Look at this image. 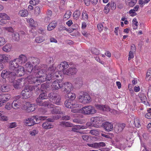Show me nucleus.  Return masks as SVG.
<instances>
[{
	"mask_svg": "<svg viewBox=\"0 0 151 151\" xmlns=\"http://www.w3.org/2000/svg\"><path fill=\"white\" fill-rule=\"evenodd\" d=\"M44 65V68L37 69L34 70L33 75H30L25 79V81H27L29 84H32L37 82L41 83L45 81H49L50 80L55 79V77H53V73L55 71V68L52 65L50 67L48 70V73L46 76L47 67Z\"/></svg>",
	"mask_w": 151,
	"mask_h": 151,
	"instance_id": "obj_1",
	"label": "nucleus"
},
{
	"mask_svg": "<svg viewBox=\"0 0 151 151\" xmlns=\"http://www.w3.org/2000/svg\"><path fill=\"white\" fill-rule=\"evenodd\" d=\"M47 97V93L43 92L41 93L39 96V97L36 99V102L37 104L40 106L47 107L48 108H53L54 105L49 101H43L41 100L46 99Z\"/></svg>",
	"mask_w": 151,
	"mask_h": 151,
	"instance_id": "obj_2",
	"label": "nucleus"
},
{
	"mask_svg": "<svg viewBox=\"0 0 151 151\" xmlns=\"http://www.w3.org/2000/svg\"><path fill=\"white\" fill-rule=\"evenodd\" d=\"M69 65L67 62L65 61L63 62L59 65H58L56 69L57 70L53 74V77H55V78L58 77L59 76H61L62 73L65 74V71H67V68H68Z\"/></svg>",
	"mask_w": 151,
	"mask_h": 151,
	"instance_id": "obj_3",
	"label": "nucleus"
},
{
	"mask_svg": "<svg viewBox=\"0 0 151 151\" xmlns=\"http://www.w3.org/2000/svg\"><path fill=\"white\" fill-rule=\"evenodd\" d=\"M1 76L3 78V81L4 83H6V80L5 79L7 78L10 82H13L14 80L16 78V73L14 72H10L7 70H3L1 73Z\"/></svg>",
	"mask_w": 151,
	"mask_h": 151,
	"instance_id": "obj_4",
	"label": "nucleus"
},
{
	"mask_svg": "<svg viewBox=\"0 0 151 151\" xmlns=\"http://www.w3.org/2000/svg\"><path fill=\"white\" fill-rule=\"evenodd\" d=\"M96 112L95 108L91 105L85 106L80 109V112L84 115L93 114Z\"/></svg>",
	"mask_w": 151,
	"mask_h": 151,
	"instance_id": "obj_5",
	"label": "nucleus"
},
{
	"mask_svg": "<svg viewBox=\"0 0 151 151\" xmlns=\"http://www.w3.org/2000/svg\"><path fill=\"white\" fill-rule=\"evenodd\" d=\"M20 98L19 96L18 95L14 98V100L13 102L12 106L14 109H17L20 108H25L24 106V102H22L19 99Z\"/></svg>",
	"mask_w": 151,
	"mask_h": 151,
	"instance_id": "obj_6",
	"label": "nucleus"
},
{
	"mask_svg": "<svg viewBox=\"0 0 151 151\" xmlns=\"http://www.w3.org/2000/svg\"><path fill=\"white\" fill-rule=\"evenodd\" d=\"M48 96L50 99L52 100L53 103L58 105H60L61 97L60 95L52 92L49 94Z\"/></svg>",
	"mask_w": 151,
	"mask_h": 151,
	"instance_id": "obj_7",
	"label": "nucleus"
},
{
	"mask_svg": "<svg viewBox=\"0 0 151 151\" xmlns=\"http://www.w3.org/2000/svg\"><path fill=\"white\" fill-rule=\"evenodd\" d=\"M65 105L67 108L70 109L79 108L81 107V105L76 101L70 100H67L65 101Z\"/></svg>",
	"mask_w": 151,
	"mask_h": 151,
	"instance_id": "obj_8",
	"label": "nucleus"
},
{
	"mask_svg": "<svg viewBox=\"0 0 151 151\" xmlns=\"http://www.w3.org/2000/svg\"><path fill=\"white\" fill-rule=\"evenodd\" d=\"M91 99L90 96L86 93H84L82 95H80L78 98L79 101L83 104L89 103L91 101Z\"/></svg>",
	"mask_w": 151,
	"mask_h": 151,
	"instance_id": "obj_9",
	"label": "nucleus"
},
{
	"mask_svg": "<svg viewBox=\"0 0 151 151\" xmlns=\"http://www.w3.org/2000/svg\"><path fill=\"white\" fill-rule=\"evenodd\" d=\"M24 68L25 70L27 73V72L30 73H32V75H33L34 74V70H37V69H39L40 68L38 66H35L34 68H33V67L32 64L29 62H27L24 65Z\"/></svg>",
	"mask_w": 151,
	"mask_h": 151,
	"instance_id": "obj_10",
	"label": "nucleus"
},
{
	"mask_svg": "<svg viewBox=\"0 0 151 151\" xmlns=\"http://www.w3.org/2000/svg\"><path fill=\"white\" fill-rule=\"evenodd\" d=\"M73 89V87L71 83L69 82H65L62 85L61 90L65 93L70 92Z\"/></svg>",
	"mask_w": 151,
	"mask_h": 151,
	"instance_id": "obj_11",
	"label": "nucleus"
},
{
	"mask_svg": "<svg viewBox=\"0 0 151 151\" xmlns=\"http://www.w3.org/2000/svg\"><path fill=\"white\" fill-rule=\"evenodd\" d=\"M56 117H54L53 119L49 118L47 119V121L45 122L42 124V127L45 129H48L52 128L53 127V126L52 124L50 122H53L55 119H56Z\"/></svg>",
	"mask_w": 151,
	"mask_h": 151,
	"instance_id": "obj_12",
	"label": "nucleus"
},
{
	"mask_svg": "<svg viewBox=\"0 0 151 151\" xmlns=\"http://www.w3.org/2000/svg\"><path fill=\"white\" fill-rule=\"evenodd\" d=\"M31 86H29L28 88H26L23 90L21 93L22 96L24 98H28L32 95V90L30 89Z\"/></svg>",
	"mask_w": 151,
	"mask_h": 151,
	"instance_id": "obj_13",
	"label": "nucleus"
},
{
	"mask_svg": "<svg viewBox=\"0 0 151 151\" xmlns=\"http://www.w3.org/2000/svg\"><path fill=\"white\" fill-rule=\"evenodd\" d=\"M20 64L16 58L10 62L9 68L10 70H14L15 69L19 67Z\"/></svg>",
	"mask_w": 151,
	"mask_h": 151,
	"instance_id": "obj_14",
	"label": "nucleus"
},
{
	"mask_svg": "<svg viewBox=\"0 0 151 151\" xmlns=\"http://www.w3.org/2000/svg\"><path fill=\"white\" fill-rule=\"evenodd\" d=\"M24 68L22 66H20L17 70L16 73V78L17 77H21L23 76L25 73H27Z\"/></svg>",
	"mask_w": 151,
	"mask_h": 151,
	"instance_id": "obj_15",
	"label": "nucleus"
},
{
	"mask_svg": "<svg viewBox=\"0 0 151 151\" xmlns=\"http://www.w3.org/2000/svg\"><path fill=\"white\" fill-rule=\"evenodd\" d=\"M87 145L89 147L94 148H99L101 147L105 146V144L104 142H95L91 144H87Z\"/></svg>",
	"mask_w": 151,
	"mask_h": 151,
	"instance_id": "obj_16",
	"label": "nucleus"
},
{
	"mask_svg": "<svg viewBox=\"0 0 151 151\" xmlns=\"http://www.w3.org/2000/svg\"><path fill=\"white\" fill-rule=\"evenodd\" d=\"M11 58V56L7 54H0V62L1 63H5L8 62Z\"/></svg>",
	"mask_w": 151,
	"mask_h": 151,
	"instance_id": "obj_17",
	"label": "nucleus"
},
{
	"mask_svg": "<svg viewBox=\"0 0 151 151\" xmlns=\"http://www.w3.org/2000/svg\"><path fill=\"white\" fill-rule=\"evenodd\" d=\"M24 106H26V109L30 111H35L36 108L35 104H30L29 102H26L25 103Z\"/></svg>",
	"mask_w": 151,
	"mask_h": 151,
	"instance_id": "obj_18",
	"label": "nucleus"
},
{
	"mask_svg": "<svg viewBox=\"0 0 151 151\" xmlns=\"http://www.w3.org/2000/svg\"><path fill=\"white\" fill-rule=\"evenodd\" d=\"M102 121V118L99 116L93 117L91 118V122L92 123V125L99 124Z\"/></svg>",
	"mask_w": 151,
	"mask_h": 151,
	"instance_id": "obj_19",
	"label": "nucleus"
},
{
	"mask_svg": "<svg viewBox=\"0 0 151 151\" xmlns=\"http://www.w3.org/2000/svg\"><path fill=\"white\" fill-rule=\"evenodd\" d=\"M61 82L59 81L58 80H56L54 81L52 83V90L54 91L57 90L62 88Z\"/></svg>",
	"mask_w": 151,
	"mask_h": 151,
	"instance_id": "obj_20",
	"label": "nucleus"
},
{
	"mask_svg": "<svg viewBox=\"0 0 151 151\" xmlns=\"http://www.w3.org/2000/svg\"><path fill=\"white\" fill-rule=\"evenodd\" d=\"M103 126L105 130L108 132L111 131L113 129V124L109 122H105Z\"/></svg>",
	"mask_w": 151,
	"mask_h": 151,
	"instance_id": "obj_21",
	"label": "nucleus"
},
{
	"mask_svg": "<svg viewBox=\"0 0 151 151\" xmlns=\"http://www.w3.org/2000/svg\"><path fill=\"white\" fill-rule=\"evenodd\" d=\"M19 61L20 65H22L24 64L27 61V58L26 56L24 55L21 54L19 57L16 58Z\"/></svg>",
	"mask_w": 151,
	"mask_h": 151,
	"instance_id": "obj_22",
	"label": "nucleus"
},
{
	"mask_svg": "<svg viewBox=\"0 0 151 151\" xmlns=\"http://www.w3.org/2000/svg\"><path fill=\"white\" fill-rule=\"evenodd\" d=\"M95 106L97 109L101 111H108L110 110L109 107L106 105L97 104Z\"/></svg>",
	"mask_w": 151,
	"mask_h": 151,
	"instance_id": "obj_23",
	"label": "nucleus"
},
{
	"mask_svg": "<svg viewBox=\"0 0 151 151\" xmlns=\"http://www.w3.org/2000/svg\"><path fill=\"white\" fill-rule=\"evenodd\" d=\"M65 74L68 75H74L76 73L77 70L76 68L71 67L67 69V71H65Z\"/></svg>",
	"mask_w": 151,
	"mask_h": 151,
	"instance_id": "obj_24",
	"label": "nucleus"
},
{
	"mask_svg": "<svg viewBox=\"0 0 151 151\" xmlns=\"http://www.w3.org/2000/svg\"><path fill=\"white\" fill-rule=\"evenodd\" d=\"M125 125L124 123L117 124L115 127V131L119 132H121L124 128Z\"/></svg>",
	"mask_w": 151,
	"mask_h": 151,
	"instance_id": "obj_25",
	"label": "nucleus"
},
{
	"mask_svg": "<svg viewBox=\"0 0 151 151\" xmlns=\"http://www.w3.org/2000/svg\"><path fill=\"white\" fill-rule=\"evenodd\" d=\"M31 87V89L32 90L34 89L36 91H39L40 90H41V91H45V90L48 87V86L46 84L44 83V84L41 85L40 89V88L37 86H32V87Z\"/></svg>",
	"mask_w": 151,
	"mask_h": 151,
	"instance_id": "obj_26",
	"label": "nucleus"
},
{
	"mask_svg": "<svg viewBox=\"0 0 151 151\" xmlns=\"http://www.w3.org/2000/svg\"><path fill=\"white\" fill-rule=\"evenodd\" d=\"M35 118L34 117H31L26 119L24 122L26 124H28L29 126H32L35 124L34 121Z\"/></svg>",
	"mask_w": 151,
	"mask_h": 151,
	"instance_id": "obj_27",
	"label": "nucleus"
},
{
	"mask_svg": "<svg viewBox=\"0 0 151 151\" xmlns=\"http://www.w3.org/2000/svg\"><path fill=\"white\" fill-rule=\"evenodd\" d=\"M54 107L53 108V109L52 110L51 112L52 114H63L62 112L61 111V109L59 106H56L55 108L54 106ZM50 109L51 108H50Z\"/></svg>",
	"mask_w": 151,
	"mask_h": 151,
	"instance_id": "obj_28",
	"label": "nucleus"
},
{
	"mask_svg": "<svg viewBox=\"0 0 151 151\" xmlns=\"http://www.w3.org/2000/svg\"><path fill=\"white\" fill-rule=\"evenodd\" d=\"M57 24V22L55 21L52 22L49 24L48 25L47 30L48 31H51L54 29Z\"/></svg>",
	"mask_w": 151,
	"mask_h": 151,
	"instance_id": "obj_29",
	"label": "nucleus"
},
{
	"mask_svg": "<svg viewBox=\"0 0 151 151\" xmlns=\"http://www.w3.org/2000/svg\"><path fill=\"white\" fill-rule=\"evenodd\" d=\"M14 80L13 83V85L15 88H20L21 86V81L19 79L18 80Z\"/></svg>",
	"mask_w": 151,
	"mask_h": 151,
	"instance_id": "obj_30",
	"label": "nucleus"
},
{
	"mask_svg": "<svg viewBox=\"0 0 151 151\" xmlns=\"http://www.w3.org/2000/svg\"><path fill=\"white\" fill-rule=\"evenodd\" d=\"M35 118V119L36 120V122H35V124L38 123L40 122V120H44L47 118V117L45 116H33Z\"/></svg>",
	"mask_w": 151,
	"mask_h": 151,
	"instance_id": "obj_31",
	"label": "nucleus"
},
{
	"mask_svg": "<svg viewBox=\"0 0 151 151\" xmlns=\"http://www.w3.org/2000/svg\"><path fill=\"white\" fill-rule=\"evenodd\" d=\"M29 13L27 9H22L19 11V15L22 17H26L28 15Z\"/></svg>",
	"mask_w": 151,
	"mask_h": 151,
	"instance_id": "obj_32",
	"label": "nucleus"
},
{
	"mask_svg": "<svg viewBox=\"0 0 151 151\" xmlns=\"http://www.w3.org/2000/svg\"><path fill=\"white\" fill-rule=\"evenodd\" d=\"M125 3L127 5L133 7L137 2V0H125Z\"/></svg>",
	"mask_w": 151,
	"mask_h": 151,
	"instance_id": "obj_33",
	"label": "nucleus"
},
{
	"mask_svg": "<svg viewBox=\"0 0 151 151\" xmlns=\"http://www.w3.org/2000/svg\"><path fill=\"white\" fill-rule=\"evenodd\" d=\"M0 96H1L2 98V100L4 102L6 101L9 100L10 99L11 97V96L10 94H4L1 95L0 94Z\"/></svg>",
	"mask_w": 151,
	"mask_h": 151,
	"instance_id": "obj_34",
	"label": "nucleus"
},
{
	"mask_svg": "<svg viewBox=\"0 0 151 151\" xmlns=\"http://www.w3.org/2000/svg\"><path fill=\"white\" fill-rule=\"evenodd\" d=\"M60 125L62 127H72L73 124L68 122L63 121L60 123Z\"/></svg>",
	"mask_w": 151,
	"mask_h": 151,
	"instance_id": "obj_35",
	"label": "nucleus"
},
{
	"mask_svg": "<svg viewBox=\"0 0 151 151\" xmlns=\"http://www.w3.org/2000/svg\"><path fill=\"white\" fill-rule=\"evenodd\" d=\"M11 45L9 44H7L3 47L2 49L4 51L8 52L11 51Z\"/></svg>",
	"mask_w": 151,
	"mask_h": 151,
	"instance_id": "obj_36",
	"label": "nucleus"
},
{
	"mask_svg": "<svg viewBox=\"0 0 151 151\" xmlns=\"http://www.w3.org/2000/svg\"><path fill=\"white\" fill-rule=\"evenodd\" d=\"M45 40V38L42 36H39L36 38L35 41L37 43H41Z\"/></svg>",
	"mask_w": 151,
	"mask_h": 151,
	"instance_id": "obj_37",
	"label": "nucleus"
},
{
	"mask_svg": "<svg viewBox=\"0 0 151 151\" xmlns=\"http://www.w3.org/2000/svg\"><path fill=\"white\" fill-rule=\"evenodd\" d=\"M31 58L33 64L35 66H37L40 63V60L38 58L33 57H32Z\"/></svg>",
	"mask_w": 151,
	"mask_h": 151,
	"instance_id": "obj_38",
	"label": "nucleus"
},
{
	"mask_svg": "<svg viewBox=\"0 0 151 151\" xmlns=\"http://www.w3.org/2000/svg\"><path fill=\"white\" fill-rule=\"evenodd\" d=\"M66 93H67V96L70 99V100L73 101L75 99L76 96L74 93L70 92Z\"/></svg>",
	"mask_w": 151,
	"mask_h": 151,
	"instance_id": "obj_39",
	"label": "nucleus"
},
{
	"mask_svg": "<svg viewBox=\"0 0 151 151\" xmlns=\"http://www.w3.org/2000/svg\"><path fill=\"white\" fill-rule=\"evenodd\" d=\"M12 38L15 41H18L19 39V34L17 32H15L12 35Z\"/></svg>",
	"mask_w": 151,
	"mask_h": 151,
	"instance_id": "obj_40",
	"label": "nucleus"
},
{
	"mask_svg": "<svg viewBox=\"0 0 151 151\" xmlns=\"http://www.w3.org/2000/svg\"><path fill=\"white\" fill-rule=\"evenodd\" d=\"M5 83L3 82V85L1 86V91L3 92H7L9 90V88L8 86H7L6 84H5Z\"/></svg>",
	"mask_w": 151,
	"mask_h": 151,
	"instance_id": "obj_41",
	"label": "nucleus"
},
{
	"mask_svg": "<svg viewBox=\"0 0 151 151\" xmlns=\"http://www.w3.org/2000/svg\"><path fill=\"white\" fill-rule=\"evenodd\" d=\"M72 12L70 11H67L63 16V19L65 20L69 19L71 16Z\"/></svg>",
	"mask_w": 151,
	"mask_h": 151,
	"instance_id": "obj_42",
	"label": "nucleus"
},
{
	"mask_svg": "<svg viewBox=\"0 0 151 151\" xmlns=\"http://www.w3.org/2000/svg\"><path fill=\"white\" fill-rule=\"evenodd\" d=\"M81 13L79 10H76L73 13V17L74 18L76 19H77L80 16Z\"/></svg>",
	"mask_w": 151,
	"mask_h": 151,
	"instance_id": "obj_43",
	"label": "nucleus"
},
{
	"mask_svg": "<svg viewBox=\"0 0 151 151\" xmlns=\"http://www.w3.org/2000/svg\"><path fill=\"white\" fill-rule=\"evenodd\" d=\"M151 78V69L148 70L146 75V79L147 81H149Z\"/></svg>",
	"mask_w": 151,
	"mask_h": 151,
	"instance_id": "obj_44",
	"label": "nucleus"
},
{
	"mask_svg": "<svg viewBox=\"0 0 151 151\" xmlns=\"http://www.w3.org/2000/svg\"><path fill=\"white\" fill-rule=\"evenodd\" d=\"M101 135L102 136L105 138L111 139L113 136V134L112 133H109V134H106L104 133H102L101 134Z\"/></svg>",
	"mask_w": 151,
	"mask_h": 151,
	"instance_id": "obj_45",
	"label": "nucleus"
},
{
	"mask_svg": "<svg viewBox=\"0 0 151 151\" xmlns=\"http://www.w3.org/2000/svg\"><path fill=\"white\" fill-rule=\"evenodd\" d=\"M90 133L91 134L97 135L99 134V131L98 129H95L91 130Z\"/></svg>",
	"mask_w": 151,
	"mask_h": 151,
	"instance_id": "obj_46",
	"label": "nucleus"
},
{
	"mask_svg": "<svg viewBox=\"0 0 151 151\" xmlns=\"http://www.w3.org/2000/svg\"><path fill=\"white\" fill-rule=\"evenodd\" d=\"M140 122L138 118L135 119L134 120V123L135 126L137 128H139L140 127Z\"/></svg>",
	"mask_w": 151,
	"mask_h": 151,
	"instance_id": "obj_47",
	"label": "nucleus"
},
{
	"mask_svg": "<svg viewBox=\"0 0 151 151\" xmlns=\"http://www.w3.org/2000/svg\"><path fill=\"white\" fill-rule=\"evenodd\" d=\"M92 53L96 55H98L100 53V51L99 50L95 48H92L91 49Z\"/></svg>",
	"mask_w": 151,
	"mask_h": 151,
	"instance_id": "obj_48",
	"label": "nucleus"
},
{
	"mask_svg": "<svg viewBox=\"0 0 151 151\" xmlns=\"http://www.w3.org/2000/svg\"><path fill=\"white\" fill-rule=\"evenodd\" d=\"M82 17L83 19L86 20L88 19V15L87 12L84 10L83 11L82 14Z\"/></svg>",
	"mask_w": 151,
	"mask_h": 151,
	"instance_id": "obj_49",
	"label": "nucleus"
},
{
	"mask_svg": "<svg viewBox=\"0 0 151 151\" xmlns=\"http://www.w3.org/2000/svg\"><path fill=\"white\" fill-rule=\"evenodd\" d=\"M27 21L29 24L30 26L31 27H33L35 26V24L32 19L30 18L29 20H27Z\"/></svg>",
	"mask_w": 151,
	"mask_h": 151,
	"instance_id": "obj_50",
	"label": "nucleus"
},
{
	"mask_svg": "<svg viewBox=\"0 0 151 151\" xmlns=\"http://www.w3.org/2000/svg\"><path fill=\"white\" fill-rule=\"evenodd\" d=\"M6 42L5 38L3 37L0 36V47L3 45Z\"/></svg>",
	"mask_w": 151,
	"mask_h": 151,
	"instance_id": "obj_51",
	"label": "nucleus"
},
{
	"mask_svg": "<svg viewBox=\"0 0 151 151\" xmlns=\"http://www.w3.org/2000/svg\"><path fill=\"white\" fill-rule=\"evenodd\" d=\"M1 18H3L2 19H4L6 20H9L10 19L9 17L5 13H1Z\"/></svg>",
	"mask_w": 151,
	"mask_h": 151,
	"instance_id": "obj_52",
	"label": "nucleus"
},
{
	"mask_svg": "<svg viewBox=\"0 0 151 151\" xmlns=\"http://www.w3.org/2000/svg\"><path fill=\"white\" fill-rule=\"evenodd\" d=\"M38 32L39 33L41 34L44 36L46 35V30L45 29H43L42 28H40L39 29Z\"/></svg>",
	"mask_w": 151,
	"mask_h": 151,
	"instance_id": "obj_53",
	"label": "nucleus"
},
{
	"mask_svg": "<svg viewBox=\"0 0 151 151\" xmlns=\"http://www.w3.org/2000/svg\"><path fill=\"white\" fill-rule=\"evenodd\" d=\"M135 52L133 51H130L129 53V57L128 60H130L131 59L133 58L134 57V54Z\"/></svg>",
	"mask_w": 151,
	"mask_h": 151,
	"instance_id": "obj_54",
	"label": "nucleus"
},
{
	"mask_svg": "<svg viewBox=\"0 0 151 151\" xmlns=\"http://www.w3.org/2000/svg\"><path fill=\"white\" fill-rule=\"evenodd\" d=\"M39 2V0H31L29 1V3L31 4L34 6L38 4Z\"/></svg>",
	"mask_w": 151,
	"mask_h": 151,
	"instance_id": "obj_55",
	"label": "nucleus"
},
{
	"mask_svg": "<svg viewBox=\"0 0 151 151\" xmlns=\"http://www.w3.org/2000/svg\"><path fill=\"white\" fill-rule=\"evenodd\" d=\"M40 12V8L38 6H36L35 8V13L37 16L39 15Z\"/></svg>",
	"mask_w": 151,
	"mask_h": 151,
	"instance_id": "obj_56",
	"label": "nucleus"
},
{
	"mask_svg": "<svg viewBox=\"0 0 151 151\" xmlns=\"http://www.w3.org/2000/svg\"><path fill=\"white\" fill-rule=\"evenodd\" d=\"M38 133L37 130L34 129L32 131H30L29 132L30 134L32 136H35L36 134H37Z\"/></svg>",
	"mask_w": 151,
	"mask_h": 151,
	"instance_id": "obj_57",
	"label": "nucleus"
},
{
	"mask_svg": "<svg viewBox=\"0 0 151 151\" xmlns=\"http://www.w3.org/2000/svg\"><path fill=\"white\" fill-rule=\"evenodd\" d=\"M75 126L78 129H85L86 128H87L86 126H83L82 125H75Z\"/></svg>",
	"mask_w": 151,
	"mask_h": 151,
	"instance_id": "obj_58",
	"label": "nucleus"
},
{
	"mask_svg": "<svg viewBox=\"0 0 151 151\" xmlns=\"http://www.w3.org/2000/svg\"><path fill=\"white\" fill-rule=\"evenodd\" d=\"M142 96H143V100L144 99L145 100H144V101L142 100V103H143L145 105H146L147 106L148 105L149 106V104L147 100L145 101V99L146 100V97L145 96H144L143 95H142Z\"/></svg>",
	"mask_w": 151,
	"mask_h": 151,
	"instance_id": "obj_59",
	"label": "nucleus"
},
{
	"mask_svg": "<svg viewBox=\"0 0 151 151\" xmlns=\"http://www.w3.org/2000/svg\"><path fill=\"white\" fill-rule=\"evenodd\" d=\"M97 27L98 30L100 32L102 31L103 29V26L102 24L99 23L97 25Z\"/></svg>",
	"mask_w": 151,
	"mask_h": 151,
	"instance_id": "obj_60",
	"label": "nucleus"
},
{
	"mask_svg": "<svg viewBox=\"0 0 151 151\" xmlns=\"http://www.w3.org/2000/svg\"><path fill=\"white\" fill-rule=\"evenodd\" d=\"M129 13L131 16H134L136 14L135 11L133 9H131L129 12Z\"/></svg>",
	"mask_w": 151,
	"mask_h": 151,
	"instance_id": "obj_61",
	"label": "nucleus"
},
{
	"mask_svg": "<svg viewBox=\"0 0 151 151\" xmlns=\"http://www.w3.org/2000/svg\"><path fill=\"white\" fill-rule=\"evenodd\" d=\"M19 34L21 36H22L24 37H28V35L27 34V32H24L23 31H21L19 32Z\"/></svg>",
	"mask_w": 151,
	"mask_h": 151,
	"instance_id": "obj_62",
	"label": "nucleus"
},
{
	"mask_svg": "<svg viewBox=\"0 0 151 151\" xmlns=\"http://www.w3.org/2000/svg\"><path fill=\"white\" fill-rule=\"evenodd\" d=\"M17 126L15 122H12L10 123L9 126V127L10 128H12L16 127Z\"/></svg>",
	"mask_w": 151,
	"mask_h": 151,
	"instance_id": "obj_63",
	"label": "nucleus"
},
{
	"mask_svg": "<svg viewBox=\"0 0 151 151\" xmlns=\"http://www.w3.org/2000/svg\"><path fill=\"white\" fill-rule=\"evenodd\" d=\"M110 6L112 10H114L116 8V4L114 2H112Z\"/></svg>",
	"mask_w": 151,
	"mask_h": 151,
	"instance_id": "obj_64",
	"label": "nucleus"
}]
</instances>
